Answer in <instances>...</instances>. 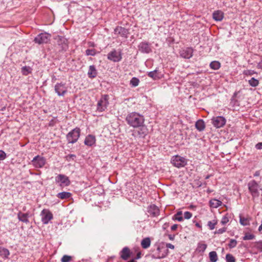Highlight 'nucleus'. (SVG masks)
I'll list each match as a JSON object with an SVG mask.
<instances>
[{"mask_svg":"<svg viewBox=\"0 0 262 262\" xmlns=\"http://www.w3.org/2000/svg\"><path fill=\"white\" fill-rule=\"evenodd\" d=\"M126 121L127 124L134 128L141 127L142 135L146 134V128L142 126L144 122L143 116L136 112H132L128 114L126 117Z\"/></svg>","mask_w":262,"mask_h":262,"instance_id":"obj_1","label":"nucleus"},{"mask_svg":"<svg viewBox=\"0 0 262 262\" xmlns=\"http://www.w3.org/2000/svg\"><path fill=\"white\" fill-rule=\"evenodd\" d=\"M248 191L252 196V200L255 201L260 195V191H262L260 185L255 180L250 181L247 184Z\"/></svg>","mask_w":262,"mask_h":262,"instance_id":"obj_2","label":"nucleus"},{"mask_svg":"<svg viewBox=\"0 0 262 262\" xmlns=\"http://www.w3.org/2000/svg\"><path fill=\"white\" fill-rule=\"evenodd\" d=\"M108 96L107 95L101 96L97 105V110L98 112H102L106 109L108 105Z\"/></svg>","mask_w":262,"mask_h":262,"instance_id":"obj_3","label":"nucleus"},{"mask_svg":"<svg viewBox=\"0 0 262 262\" xmlns=\"http://www.w3.org/2000/svg\"><path fill=\"white\" fill-rule=\"evenodd\" d=\"M171 162L174 166L180 168L184 167L187 164V160L184 157L176 155L172 157Z\"/></svg>","mask_w":262,"mask_h":262,"instance_id":"obj_4","label":"nucleus"},{"mask_svg":"<svg viewBox=\"0 0 262 262\" xmlns=\"http://www.w3.org/2000/svg\"><path fill=\"white\" fill-rule=\"evenodd\" d=\"M80 133V129L79 128H75L69 132L67 139L69 143H74L78 140Z\"/></svg>","mask_w":262,"mask_h":262,"instance_id":"obj_5","label":"nucleus"},{"mask_svg":"<svg viewBox=\"0 0 262 262\" xmlns=\"http://www.w3.org/2000/svg\"><path fill=\"white\" fill-rule=\"evenodd\" d=\"M46 159L41 156H35L31 161L33 166L37 168H42L46 164Z\"/></svg>","mask_w":262,"mask_h":262,"instance_id":"obj_6","label":"nucleus"},{"mask_svg":"<svg viewBox=\"0 0 262 262\" xmlns=\"http://www.w3.org/2000/svg\"><path fill=\"white\" fill-rule=\"evenodd\" d=\"M55 182L59 183L61 187L68 186L70 184V181L68 177L64 174H59L55 178Z\"/></svg>","mask_w":262,"mask_h":262,"instance_id":"obj_7","label":"nucleus"},{"mask_svg":"<svg viewBox=\"0 0 262 262\" xmlns=\"http://www.w3.org/2000/svg\"><path fill=\"white\" fill-rule=\"evenodd\" d=\"M51 35L46 33H42L38 34L34 39L36 43L38 44L46 43L50 39Z\"/></svg>","mask_w":262,"mask_h":262,"instance_id":"obj_8","label":"nucleus"},{"mask_svg":"<svg viewBox=\"0 0 262 262\" xmlns=\"http://www.w3.org/2000/svg\"><path fill=\"white\" fill-rule=\"evenodd\" d=\"M54 88L55 92L59 96H63L67 93L68 88L65 83H57Z\"/></svg>","mask_w":262,"mask_h":262,"instance_id":"obj_9","label":"nucleus"},{"mask_svg":"<svg viewBox=\"0 0 262 262\" xmlns=\"http://www.w3.org/2000/svg\"><path fill=\"white\" fill-rule=\"evenodd\" d=\"M211 120L213 125L216 128L223 127L226 122V119L223 116L213 117Z\"/></svg>","mask_w":262,"mask_h":262,"instance_id":"obj_10","label":"nucleus"},{"mask_svg":"<svg viewBox=\"0 0 262 262\" xmlns=\"http://www.w3.org/2000/svg\"><path fill=\"white\" fill-rule=\"evenodd\" d=\"M41 221L44 224H47L53 219L52 213L47 209H43L41 212Z\"/></svg>","mask_w":262,"mask_h":262,"instance_id":"obj_11","label":"nucleus"},{"mask_svg":"<svg viewBox=\"0 0 262 262\" xmlns=\"http://www.w3.org/2000/svg\"><path fill=\"white\" fill-rule=\"evenodd\" d=\"M107 58L114 62H118L122 59V56L120 53L114 50L107 54Z\"/></svg>","mask_w":262,"mask_h":262,"instance_id":"obj_12","label":"nucleus"},{"mask_svg":"<svg viewBox=\"0 0 262 262\" xmlns=\"http://www.w3.org/2000/svg\"><path fill=\"white\" fill-rule=\"evenodd\" d=\"M139 50L143 53H149L151 52V48L150 44L146 41H143L140 43L138 46Z\"/></svg>","mask_w":262,"mask_h":262,"instance_id":"obj_13","label":"nucleus"},{"mask_svg":"<svg viewBox=\"0 0 262 262\" xmlns=\"http://www.w3.org/2000/svg\"><path fill=\"white\" fill-rule=\"evenodd\" d=\"M157 253L154 257L156 258H163L166 257L168 254V250L164 247H158L157 249Z\"/></svg>","mask_w":262,"mask_h":262,"instance_id":"obj_14","label":"nucleus"},{"mask_svg":"<svg viewBox=\"0 0 262 262\" xmlns=\"http://www.w3.org/2000/svg\"><path fill=\"white\" fill-rule=\"evenodd\" d=\"M193 49L191 48H186L182 49L180 52V55L182 57L189 59L192 56Z\"/></svg>","mask_w":262,"mask_h":262,"instance_id":"obj_15","label":"nucleus"},{"mask_svg":"<svg viewBox=\"0 0 262 262\" xmlns=\"http://www.w3.org/2000/svg\"><path fill=\"white\" fill-rule=\"evenodd\" d=\"M131 252L127 247H124L120 252V257L124 260H127L130 257Z\"/></svg>","mask_w":262,"mask_h":262,"instance_id":"obj_16","label":"nucleus"},{"mask_svg":"<svg viewBox=\"0 0 262 262\" xmlns=\"http://www.w3.org/2000/svg\"><path fill=\"white\" fill-rule=\"evenodd\" d=\"M30 216V213H29L28 212L24 213L21 212H19L17 214V217L19 221L25 223H29L28 217Z\"/></svg>","mask_w":262,"mask_h":262,"instance_id":"obj_17","label":"nucleus"},{"mask_svg":"<svg viewBox=\"0 0 262 262\" xmlns=\"http://www.w3.org/2000/svg\"><path fill=\"white\" fill-rule=\"evenodd\" d=\"M96 142V139L95 136L89 135L87 137H86L84 140V144L89 146H92Z\"/></svg>","mask_w":262,"mask_h":262,"instance_id":"obj_18","label":"nucleus"},{"mask_svg":"<svg viewBox=\"0 0 262 262\" xmlns=\"http://www.w3.org/2000/svg\"><path fill=\"white\" fill-rule=\"evenodd\" d=\"M212 17L216 21H221L224 18V13L221 10L215 11L212 14Z\"/></svg>","mask_w":262,"mask_h":262,"instance_id":"obj_19","label":"nucleus"},{"mask_svg":"<svg viewBox=\"0 0 262 262\" xmlns=\"http://www.w3.org/2000/svg\"><path fill=\"white\" fill-rule=\"evenodd\" d=\"M195 126L199 131L201 132L204 130L205 124L203 120L200 119L196 122Z\"/></svg>","mask_w":262,"mask_h":262,"instance_id":"obj_20","label":"nucleus"},{"mask_svg":"<svg viewBox=\"0 0 262 262\" xmlns=\"http://www.w3.org/2000/svg\"><path fill=\"white\" fill-rule=\"evenodd\" d=\"M151 241L149 237L143 238L141 242V246L143 249H147L149 247Z\"/></svg>","mask_w":262,"mask_h":262,"instance_id":"obj_21","label":"nucleus"},{"mask_svg":"<svg viewBox=\"0 0 262 262\" xmlns=\"http://www.w3.org/2000/svg\"><path fill=\"white\" fill-rule=\"evenodd\" d=\"M222 203L217 199H211L209 202L210 206L212 208H216L221 206Z\"/></svg>","mask_w":262,"mask_h":262,"instance_id":"obj_22","label":"nucleus"},{"mask_svg":"<svg viewBox=\"0 0 262 262\" xmlns=\"http://www.w3.org/2000/svg\"><path fill=\"white\" fill-rule=\"evenodd\" d=\"M88 74L90 78H94L96 76L97 71L94 66H90Z\"/></svg>","mask_w":262,"mask_h":262,"instance_id":"obj_23","label":"nucleus"},{"mask_svg":"<svg viewBox=\"0 0 262 262\" xmlns=\"http://www.w3.org/2000/svg\"><path fill=\"white\" fill-rule=\"evenodd\" d=\"M115 33L116 34H119L122 36H124L127 34V30L125 29L124 28H122L121 27H117L115 28Z\"/></svg>","mask_w":262,"mask_h":262,"instance_id":"obj_24","label":"nucleus"},{"mask_svg":"<svg viewBox=\"0 0 262 262\" xmlns=\"http://www.w3.org/2000/svg\"><path fill=\"white\" fill-rule=\"evenodd\" d=\"M182 211H179L177 212L173 216L172 220L173 221H178L179 222H182L183 221V217L182 216Z\"/></svg>","mask_w":262,"mask_h":262,"instance_id":"obj_25","label":"nucleus"},{"mask_svg":"<svg viewBox=\"0 0 262 262\" xmlns=\"http://www.w3.org/2000/svg\"><path fill=\"white\" fill-rule=\"evenodd\" d=\"M207 246V245L205 244L199 243L198 245L196 250L199 253H203L205 251Z\"/></svg>","mask_w":262,"mask_h":262,"instance_id":"obj_26","label":"nucleus"},{"mask_svg":"<svg viewBox=\"0 0 262 262\" xmlns=\"http://www.w3.org/2000/svg\"><path fill=\"white\" fill-rule=\"evenodd\" d=\"M149 212L154 216H157L159 213L158 208L155 205H151L149 208Z\"/></svg>","mask_w":262,"mask_h":262,"instance_id":"obj_27","label":"nucleus"},{"mask_svg":"<svg viewBox=\"0 0 262 262\" xmlns=\"http://www.w3.org/2000/svg\"><path fill=\"white\" fill-rule=\"evenodd\" d=\"M71 195V193L68 192H62L57 194V197L61 199H65L70 198Z\"/></svg>","mask_w":262,"mask_h":262,"instance_id":"obj_28","label":"nucleus"},{"mask_svg":"<svg viewBox=\"0 0 262 262\" xmlns=\"http://www.w3.org/2000/svg\"><path fill=\"white\" fill-rule=\"evenodd\" d=\"M148 76L154 80H156L160 78V77L158 74V71L155 70L153 71H151L148 73Z\"/></svg>","mask_w":262,"mask_h":262,"instance_id":"obj_29","label":"nucleus"},{"mask_svg":"<svg viewBox=\"0 0 262 262\" xmlns=\"http://www.w3.org/2000/svg\"><path fill=\"white\" fill-rule=\"evenodd\" d=\"M209 256L211 262H216L217 260V255L215 251L210 252Z\"/></svg>","mask_w":262,"mask_h":262,"instance_id":"obj_30","label":"nucleus"},{"mask_svg":"<svg viewBox=\"0 0 262 262\" xmlns=\"http://www.w3.org/2000/svg\"><path fill=\"white\" fill-rule=\"evenodd\" d=\"M10 253L9 250L4 248H0V255L3 257H7Z\"/></svg>","mask_w":262,"mask_h":262,"instance_id":"obj_31","label":"nucleus"},{"mask_svg":"<svg viewBox=\"0 0 262 262\" xmlns=\"http://www.w3.org/2000/svg\"><path fill=\"white\" fill-rule=\"evenodd\" d=\"M210 67L212 69L218 70L221 67V64L219 61H214L210 63Z\"/></svg>","mask_w":262,"mask_h":262,"instance_id":"obj_32","label":"nucleus"},{"mask_svg":"<svg viewBox=\"0 0 262 262\" xmlns=\"http://www.w3.org/2000/svg\"><path fill=\"white\" fill-rule=\"evenodd\" d=\"M32 69L30 67L25 66L21 68V72L24 75H27L31 73Z\"/></svg>","mask_w":262,"mask_h":262,"instance_id":"obj_33","label":"nucleus"},{"mask_svg":"<svg viewBox=\"0 0 262 262\" xmlns=\"http://www.w3.org/2000/svg\"><path fill=\"white\" fill-rule=\"evenodd\" d=\"M249 84L253 87L257 86L259 84V81L257 79H255L254 78H252L251 79L249 80Z\"/></svg>","mask_w":262,"mask_h":262,"instance_id":"obj_34","label":"nucleus"},{"mask_svg":"<svg viewBox=\"0 0 262 262\" xmlns=\"http://www.w3.org/2000/svg\"><path fill=\"white\" fill-rule=\"evenodd\" d=\"M139 83V80L136 77H133L130 81V84L134 87H136L138 85Z\"/></svg>","mask_w":262,"mask_h":262,"instance_id":"obj_35","label":"nucleus"},{"mask_svg":"<svg viewBox=\"0 0 262 262\" xmlns=\"http://www.w3.org/2000/svg\"><path fill=\"white\" fill-rule=\"evenodd\" d=\"M216 224H217V221L215 220H214L211 221H209L207 223V225L210 230H213L214 229L215 226L216 225Z\"/></svg>","mask_w":262,"mask_h":262,"instance_id":"obj_36","label":"nucleus"},{"mask_svg":"<svg viewBox=\"0 0 262 262\" xmlns=\"http://www.w3.org/2000/svg\"><path fill=\"white\" fill-rule=\"evenodd\" d=\"M239 222L243 226H247L249 224V220L244 217L240 216Z\"/></svg>","mask_w":262,"mask_h":262,"instance_id":"obj_37","label":"nucleus"},{"mask_svg":"<svg viewBox=\"0 0 262 262\" xmlns=\"http://www.w3.org/2000/svg\"><path fill=\"white\" fill-rule=\"evenodd\" d=\"M255 235L252 234L247 233L245 234V236L243 237V240H251L255 238Z\"/></svg>","mask_w":262,"mask_h":262,"instance_id":"obj_38","label":"nucleus"},{"mask_svg":"<svg viewBox=\"0 0 262 262\" xmlns=\"http://www.w3.org/2000/svg\"><path fill=\"white\" fill-rule=\"evenodd\" d=\"M97 53L95 49H88L85 51V54L87 56H95Z\"/></svg>","mask_w":262,"mask_h":262,"instance_id":"obj_39","label":"nucleus"},{"mask_svg":"<svg viewBox=\"0 0 262 262\" xmlns=\"http://www.w3.org/2000/svg\"><path fill=\"white\" fill-rule=\"evenodd\" d=\"M229 216L228 214H226L222 217V220L221 221V223L222 224V225H224L226 224H227L229 222Z\"/></svg>","mask_w":262,"mask_h":262,"instance_id":"obj_40","label":"nucleus"},{"mask_svg":"<svg viewBox=\"0 0 262 262\" xmlns=\"http://www.w3.org/2000/svg\"><path fill=\"white\" fill-rule=\"evenodd\" d=\"M237 241L235 239H231L228 244V246L230 248H234L236 246Z\"/></svg>","mask_w":262,"mask_h":262,"instance_id":"obj_41","label":"nucleus"},{"mask_svg":"<svg viewBox=\"0 0 262 262\" xmlns=\"http://www.w3.org/2000/svg\"><path fill=\"white\" fill-rule=\"evenodd\" d=\"M227 262H235L234 257L230 254H227L226 256Z\"/></svg>","mask_w":262,"mask_h":262,"instance_id":"obj_42","label":"nucleus"},{"mask_svg":"<svg viewBox=\"0 0 262 262\" xmlns=\"http://www.w3.org/2000/svg\"><path fill=\"white\" fill-rule=\"evenodd\" d=\"M71 256L64 255L62 256L61 258V262H70L71 260Z\"/></svg>","mask_w":262,"mask_h":262,"instance_id":"obj_43","label":"nucleus"},{"mask_svg":"<svg viewBox=\"0 0 262 262\" xmlns=\"http://www.w3.org/2000/svg\"><path fill=\"white\" fill-rule=\"evenodd\" d=\"M192 216V214L191 212L189 211H186L184 213V217L185 219L189 220L190 219Z\"/></svg>","mask_w":262,"mask_h":262,"instance_id":"obj_44","label":"nucleus"},{"mask_svg":"<svg viewBox=\"0 0 262 262\" xmlns=\"http://www.w3.org/2000/svg\"><path fill=\"white\" fill-rule=\"evenodd\" d=\"M255 72L253 70H245L244 71V74L246 75H252L255 74Z\"/></svg>","mask_w":262,"mask_h":262,"instance_id":"obj_45","label":"nucleus"},{"mask_svg":"<svg viewBox=\"0 0 262 262\" xmlns=\"http://www.w3.org/2000/svg\"><path fill=\"white\" fill-rule=\"evenodd\" d=\"M6 158V153L3 150H0V160H4Z\"/></svg>","mask_w":262,"mask_h":262,"instance_id":"obj_46","label":"nucleus"},{"mask_svg":"<svg viewBox=\"0 0 262 262\" xmlns=\"http://www.w3.org/2000/svg\"><path fill=\"white\" fill-rule=\"evenodd\" d=\"M226 231V228L219 229L215 232V234H222Z\"/></svg>","mask_w":262,"mask_h":262,"instance_id":"obj_47","label":"nucleus"},{"mask_svg":"<svg viewBox=\"0 0 262 262\" xmlns=\"http://www.w3.org/2000/svg\"><path fill=\"white\" fill-rule=\"evenodd\" d=\"M76 158V155L73 154H70L66 156V159L68 161H70L71 159L74 160Z\"/></svg>","mask_w":262,"mask_h":262,"instance_id":"obj_48","label":"nucleus"},{"mask_svg":"<svg viewBox=\"0 0 262 262\" xmlns=\"http://www.w3.org/2000/svg\"><path fill=\"white\" fill-rule=\"evenodd\" d=\"M256 247L259 250L262 251V241L256 242Z\"/></svg>","mask_w":262,"mask_h":262,"instance_id":"obj_49","label":"nucleus"},{"mask_svg":"<svg viewBox=\"0 0 262 262\" xmlns=\"http://www.w3.org/2000/svg\"><path fill=\"white\" fill-rule=\"evenodd\" d=\"M255 147L257 149H262V142L258 143L256 144Z\"/></svg>","mask_w":262,"mask_h":262,"instance_id":"obj_50","label":"nucleus"},{"mask_svg":"<svg viewBox=\"0 0 262 262\" xmlns=\"http://www.w3.org/2000/svg\"><path fill=\"white\" fill-rule=\"evenodd\" d=\"M166 246L167 248H170L171 249H173L174 248V246L170 243L166 244Z\"/></svg>","mask_w":262,"mask_h":262,"instance_id":"obj_51","label":"nucleus"},{"mask_svg":"<svg viewBox=\"0 0 262 262\" xmlns=\"http://www.w3.org/2000/svg\"><path fill=\"white\" fill-rule=\"evenodd\" d=\"M178 225L177 224H174L171 227V230L172 231H175L177 229Z\"/></svg>","mask_w":262,"mask_h":262,"instance_id":"obj_52","label":"nucleus"},{"mask_svg":"<svg viewBox=\"0 0 262 262\" xmlns=\"http://www.w3.org/2000/svg\"><path fill=\"white\" fill-rule=\"evenodd\" d=\"M258 68L262 69V61H260L257 65Z\"/></svg>","mask_w":262,"mask_h":262,"instance_id":"obj_53","label":"nucleus"},{"mask_svg":"<svg viewBox=\"0 0 262 262\" xmlns=\"http://www.w3.org/2000/svg\"><path fill=\"white\" fill-rule=\"evenodd\" d=\"M195 226H196L197 227L199 228H202V226H201V225L200 224H199V223H197V222H196V223H195Z\"/></svg>","mask_w":262,"mask_h":262,"instance_id":"obj_54","label":"nucleus"},{"mask_svg":"<svg viewBox=\"0 0 262 262\" xmlns=\"http://www.w3.org/2000/svg\"><path fill=\"white\" fill-rule=\"evenodd\" d=\"M89 47H94L95 46V44L93 42H89Z\"/></svg>","mask_w":262,"mask_h":262,"instance_id":"obj_55","label":"nucleus"},{"mask_svg":"<svg viewBox=\"0 0 262 262\" xmlns=\"http://www.w3.org/2000/svg\"><path fill=\"white\" fill-rule=\"evenodd\" d=\"M140 257H141V253H138L137 254V257H136V258H137V259H139V258H140Z\"/></svg>","mask_w":262,"mask_h":262,"instance_id":"obj_56","label":"nucleus"},{"mask_svg":"<svg viewBox=\"0 0 262 262\" xmlns=\"http://www.w3.org/2000/svg\"><path fill=\"white\" fill-rule=\"evenodd\" d=\"M168 237H169V238L170 240H173V237L171 236V235H168Z\"/></svg>","mask_w":262,"mask_h":262,"instance_id":"obj_57","label":"nucleus"},{"mask_svg":"<svg viewBox=\"0 0 262 262\" xmlns=\"http://www.w3.org/2000/svg\"><path fill=\"white\" fill-rule=\"evenodd\" d=\"M129 262H136V261L134 259H131L130 260H129Z\"/></svg>","mask_w":262,"mask_h":262,"instance_id":"obj_58","label":"nucleus"},{"mask_svg":"<svg viewBox=\"0 0 262 262\" xmlns=\"http://www.w3.org/2000/svg\"><path fill=\"white\" fill-rule=\"evenodd\" d=\"M193 207H194V206H193V205H191V206H190V208H193Z\"/></svg>","mask_w":262,"mask_h":262,"instance_id":"obj_59","label":"nucleus"},{"mask_svg":"<svg viewBox=\"0 0 262 262\" xmlns=\"http://www.w3.org/2000/svg\"><path fill=\"white\" fill-rule=\"evenodd\" d=\"M258 174L257 173H255L254 176H258Z\"/></svg>","mask_w":262,"mask_h":262,"instance_id":"obj_60","label":"nucleus"}]
</instances>
